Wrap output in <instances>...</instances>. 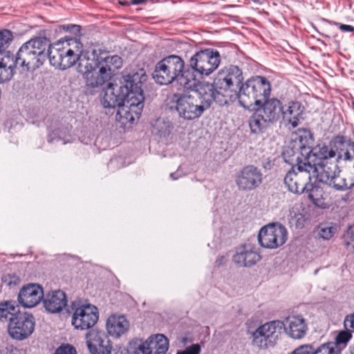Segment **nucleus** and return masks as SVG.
<instances>
[{
    "label": "nucleus",
    "mask_w": 354,
    "mask_h": 354,
    "mask_svg": "<svg viewBox=\"0 0 354 354\" xmlns=\"http://www.w3.org/2000/svg\"><path fill=\"white\" fill-rule=\"evenodd\" d=\"M2 280L9 286L18 285L20 282L19 277L15 274H6L3 277Z\"/></svg>",
    "instance_id": "obj_42"
},
{
    "label": "nucleus",
    "mask_w": 354,
    "mask_h": 354,
    "mask_svg": "<svg viewBox=\"0 0 354 354\" xmlns=\"http://www.w3.org/2000/svg\"><path fill=\"white\" fill-rule=\"evenodd\" d=\"M128 91V86L109 83L103 91L102 104L104 108H115L121 106Z\"/></svg>",
    "instance_id": "obj_22"
},
{
    "label": "nucleus",
    "mask_w": 354,
    "mask_h": 354,
    "mask_svg": "<svg viewBox=\"0 0 354 354\" xmlns=\"http://www.w3.org/2000/svg\"><path fill=\"white\" fill-rule=\"evenodd\" d=\"M315 154L317 157L316 162H319L320 160H335L336 153L330 146H323L319 148V152Z\"/></svg>",
    "instance_id": "obj_34"
},
{
    "label": "nucleus",
    "mask_w": 354,
    "mask_h": 354,
    "mask_svg": "<svg viewBox=\"0 0 354 354\" xmlns=\"http://www.w3.org/2000/svg\"><path fill=\"white\" fill-rule=\"evenodd\" d=\"M184 68L185 62L180 57L169 55L156 64L153 77L161 85H167L176 80L184 88H189L192 85L190 80L183 73Z\"/></svg>",
    "instance_id": "obj_4"
},
{
    "label": "nucleus",
    "mask_w": 354,
    "mask_h": 354,
    "mask_svg": "<svg viewBox=\"0 0 354 354\" xmlns=\"http://www.w3.org/2000/svg\"><path fill=\"white\" fill-rule=\"evenodd\" d=\"M86 343L91 354H111L112 344L102 330L93 329L86 334Z\"/></svg>",
    "instance_id": "obj_19"
},
{
    "label": "nucleus",
    "mask_w": 354,
    "mask_h": 354,
    "mask_svg": "<svg viewBox=\"0 0 354 354\" xmlns=\"http://www.w3.org/2000/svg\"><path fill=\"white\" fill-rule=\"evenodd\" d=\"M128 354H151V350L146 339L141 338H133L127 346Z\"/></svg>",
    "instance_id": "obj_32"
},
{
    "label": "nucleus",
    "mask_w": 354,
    "mask_h": 354,
    "mask_svg": "<svg viewBox=\"0 0 354 354\" xmlns=\"http://www.w3.org/2000/svg\"><path fill=\"white\" fill-rule=\"evenodd\" d=\"M13 38L12 33L8 30H0V55L3 53L8 47Z\"/></svg>",
    "instance_id": "obj_38"
},
{
    "label": "nucleus",
    "mask_w": 354,
    "mask_h": 354,
    "mask_svg": "<svg viewBox=\"0 0 354 354\" xmlns=\"http://www.w3.org/2000/svg\"><path fill=\"white\" fill-rule=\"evenodd\" d=\"M83 44L76 38H67L50 44L48 49L49 62L54 67L65 70L74 66L81 53Z\"/></svg>",
    "instance_id": "obj_3"
},
{
    "label": "nucleus",
    "mask_w": 354,
    "mask_h": 354,
    "mask_svg": "<svg viewBox=\"0 0 354 354\" xmlns=\"http://www.w3.org/2000/svg\"><path fill=\"white\" fill-rule=\"evenodd\" d=\"M72 29H73L75 31L80 32V26H77V25H71L70 26H68L66 27V30L67 31H73Z\"/></svg>",
    "instance_id": "obj_49"
},
{
    "label": "nucleus",
    "mask_w": 354,
    "mask_h": 354,
    "mask_svg": "<svg viewBox=\"0 0 354 354\" xmlns=\"http://www.w3.org/2000/svg\"><path fill=\"white\" fill-rule=\"evenodd\" d=\"M145 1H146V0H131V4H132V5H138V4L143 3Z\"/></svg>",
    "instance_id": "obj_50"
},
{
    "label": "nucleus",
    "mask_w": 354,
    "mask_h": 354,
    "mask_svg": "<svg viewBox=\"0 0 354 354\" xmlns=\"http://www.w3.org/2000/svg\"><path fill=\"white\" fill-rule=\"evenodd\" d=\"M297 149L299 151H294L292 149H287L283 153L285 158L287 155H290V152H292V156H296V163L284 177V183L290 192L300 194L308 189V183L313 180L310 173L312 167L309 161L314 157L308 156L311 152L310 147L299 144Z\"/></svg>",
    "instance_id": "obj_2"
},
{
    "label": "nucleus",
    "mask_w": 354,
    "mask_h": 354,
    "mask_svg": "<svg viewBox=\"0 0 354 354\" xmlns=\"http://www.w3.org/2000/svg\"><path fill=\"white\" fill-rule=\"evenodd\" d=\"M352 159V156L350 153L348 148H346V149L342 151L339 152L335 157L336 162H339L341 160H351Z\"/></svg>",
    "instance_id": "obj_44"
},
{
    "label": "nucleus",
    "mask_w": 354,
    "mask_h": 354,
    "mask_svg": "<svg viewBox=\"0 0 354 354\" xmlns=\"http://www.w3.org/2000/svg\"><path fill=\"white\" fill-rule=\"evenodd\" d=\"M35 318L28 313L17 314L8 325L10 336L16 340H24L28 338L34 331Z\"/></svg>",
    "instance_id": "obj_12"
},
{
    "label": "nucleus",
    "mask_w": 354,
    "mask_h": 354,
    "mask_svg": "<svg viewBox=\"0 0 354 354\" xmlns=\"http://www.w3.org/2000/svg\"><path fill=\"white\" fill-rule=\"evenodd\" d=\"M304 110V107L298 101H289L286 104L283 103L281 119L286 126L295 128L299 124Z\"/></svg>",
    "instance_id": "obj_24"
},
{
    "label": "nucleus",
    "mask_w": 354,
    "mask_h": 354,
    "mask_svg": "<svg viewBox=\"0 0 354 354\" xmlns=\"http://www.w3.org/2000/svg\"><path fill=\"white\" fill-rule=\"evenodd\" d=\"M340 348H337L332 342L322 344L315 350L314 354H340Z\"/></svg>",
    "instance_id": "obj_37"
},
{
    "label": "nucleus",
    "mask_w": 354,
    "mask_h": 354,
    "mask_svg": "<svg viewBox=\"0 0 354 354\" xmlns=\"http://www.w3.org/2000/svg\"><path fill=\"white\" fill-rule=\"evenodd\" d=\"M122 66V59L118 55H107L101 53L98 57V76L93 82L100 86L113 76L115 72Z\"/></svg>",
    "instance_id": "obj_13"
},
{
    "label": "nucleus",
    "mask_w": 354,
    "mask_h": 354,
    "mask_svg": "<svg viewBox=\"0 0 354 354\" xmlns=\"http://www.w3.org/2000/svg\"><path fill=\"white\" fill-rule=\"evenodd\" d=\"M221 64V56L217 50L207 48L196 53L189 59V66L201 76H208Z\"/></svg>",
    "instance_id": "obj_8"
},
{
    "label": "nucleus",
    "mask_w": 354,
    "mask_h": 354,
    "mask_svg": "<svg viewBox=\"0 0 354 354\" xmlns=\"http://www.w3.org/2000/svg\"><path fill=\"white\" fill-rule=\"evenodd\" d=\"M339 28L344 32H353L354 27L351 25L339 24Z\"/></svg>",
    "instance_id": "obj_48"
},
{
    "label": "nucleus",
    "mask_w": 354,
    "mask_h": 354,
    "mask_svg": "<svg viewBox=\"0 0 354 354\" xmlns=\"http://www.w3.org/2000/svg\"><path fill=\"white\" fill-rule=\"evenodd\" d=\"M263 182V174L254 165L244 167L236 178V184L240 190L250 191L258 187Z\"/></svg>",
    "instance_id": "obj_18"
},
{
    "label": "nucleus",
    "mask_w": 354,
    "mask_h": 354,
    "mask_svg": "<svg viewBox=\"0 0 354 354\" xmlns=\"http://www.w3.org/2000/svg\"><path fill=\"white\" fill-rule=\"evenodd\" d=\"M170 177L173 179V180H176L179 178V176L176 174V173H171L170 174Z\"/></svg>",
    "instance_id": "obj_51"
},
{
    "label": "nucleus",
    "mask_w": 354,
    "mask_h": 354,
    "mask_svg": "<svg viewBox=\"0 0 354 354\" xmlns=\"http://www.w3.org/2000/svg\"><path fill=\"white\" fill-rule=\"evenodd\" d=\"M21 313L19 306L15 301H8L0 303V320L1 322H8L9 323L17 314Z\"/></svg>",
    "instance_id": "obj_30"
},
{
    "label": "nucleus",
    "mask_w": 354,
    "mask_h": 354,
    "mask_svg": "<svg viewBox=\"0 0 354 354\" xmlns=\"http://www.w3.org/2000/svg\"><path fill=\"white\" fill-rule=\"evenodd\" d=\"M337 232V227L332 223L320 224L318 227V235L324 240H329Z\"/></svg>",
    "instance_id": "obj_35"
},
{
    "label": "nucleus",
    "mask_w": 354,
    "mask_h": 354,
    "mask_svg": "<svg viewBox=\"0 0 354 354\" xmlns=\"http://www.w3.org/2000/svg\"><path fill=\"white\" fill-rule=\"evenodd\" d=\"M46 39L37 37L32 39L18 50L13 61L15 64L26 71H34L40 67L46 59Z\"/></svg>",
    "instance_id": "obj_6"
},
{
    "label": "nucleus",
    "mask_w": 354,
    "mask_h": 354,
    "mask_svg": "<svg viewBox=\"0 0 354 354\" xmlns=\"http://www.w3.org/2000/svg\"><path fill=\"white\" fill-rule=\"evenodd\" d=\"M98 57L96 50L93 51L92 57L84 54L83 51L77 62L78 71L84 75L86 85L92 88L98 87L92 80L98 76Z\"/></svg>",
    "instance_id": "obj_17"
},
{
    "label": "nucleus",
    "mask_w": 354,
    "mask_h": 354,
    "mask_svg": "<svg viewBox=\"0 0 354 354\" xmlns=\"http://www.w3.org/2000/svg\"><path fill=\"white\" fill-rule=\"evenodd\" d=\"M171 102L178 115L187 120L200 118L205 111L200 99L193 94H174Z\"/></svg>",
    "instance_id": "obj_9"
},
{
    "label": "nucleus",
    "mask_w": 354,
    "mask_h": 354,
    "mask_svg": "<svg viewBox=\"0 0 354 354\" xmlns=\"http://www.w3.org/2000/svg\"><path fill=\"white\" fill-rule=\"evenodd\" d=\"M313 156L314 158L310 160V164L312 169L310 171L312 180L315 182L319 181L323 183H329L331 181V177L335 174H339L340 170L337 165L336 160H320L316 162L317 157L314 153L310 152L308 156Z\"/></svg>",
    "instance_id": "obj_15"
},
{
    "label": "nucleus",
    "mask_w": 354,
    "mask_h": 354,
    "mask_svg": "<svg viewBox=\"0 0 354 354\" xmlns=\"http://www.w3.org/2000/svg\"><path fill=\"white\" fill-rule=\"evenodd\" d=\"M153 131L160 136H166L170 132V124L164 119L158 118L153 124Z\"/></svg>",
    "instance_id": "obj_33"
},
{
    "label": "nucleus",
    "mask_w": 354,
    "mask_h": 354,
    "mask_svg": "<svg viewBox=\"0 0 354 354\" xmlns=\"http://www.w3.org/2000/svg\"><path fill=\"white\" fill-rule=\"evenodd\" d=\"M44 298V291L41 286L30 283L24 286L18 295L19 303L24 307L31 308L36 306Z\"/></svg>",
    "instance_id": "obj_21"
},
{
    "label": "nucleus",
    "mask_w": 354,
    "mask_h": 354,
    "mask_svg": "<svg viewBox=\"0 0 354 354\" xmlns=\"http://www.w3.org/2000/svg\"><path fill=\"white\" fill-rule=\"evenodd\" d=\"M287 236V230L283 225L279 223H270L260 230L258 240L262 247L276 249L286 243Z\"/></svg>",
    "instance_id": "obj_11"
},
{
    "label": "nucleus",
    "mask_w": 354,
    "mask_h": 354,
    "mask_svg": "<svg viewBox=\"0 0 354 354\" xmlns=\"http://www.w3.org/2000/svg\"><path fill=\"white\" fill-rule=\"evenodd\" d=\"M176 354H188V353H187L185 349H184L183 351H178Z\"/></svg>",
    "instance_id": "obj_52"
},
{
    "label": "nucleus",
    "mask_w": 354,
    "mask_h": 354,
    "mask_svg": "<svg viewBox=\"0 0 354 354\" xmlns=\"http://www.w3.org/2000/svg\"><path fill=\"white\" fill-rule=\"evenodd\" d=\"M185 351L188 354H200L201 347L198 344H193L185 348Z\"/></svg>",
    "instance_id": "obj_46"
},
{
    "label": "nucleus",
    "mask_w": 354,
    "mask_h": 354,
    "mask_svg": "<svg viewBox=\"0 0 354 354\" xmlns=\"http://www.w3.org/2000/svg\"><path fill=\"white\" fill-rule=\"evenodd\" d=\"M283 326L282 321L280 320H274L261 325L252 334L253 345L260 348L273 346Z\"/></svg>",
    "instance_id": "obj_10"
},
{
    "label": "nucleus",
    "mask_w": 354,
    "mask_h": 354,
    "mask_svg": "<svg viewBox=\"0 0 354 354\" xmlns=\"http://www.w3.org/2000/svg\"><path fill=\"white\" fill-rule=\"evenodd\" d=\"M147 342L151 354H165L169 349V339L162 334L151 335Z\"/></svg>",
    "instance_id": "obj_29"
},
{
    "label": "nucleus",
    "mask_w": 354,
    "mask_h": 354,
    "mask_svg": "<svg viewBox=\"0 0 354 354\" xmlns=\"http://www.w3.org/2000/svg\"><path fill=\"white\" fill-rule=\"evenodd\" d=\"M242 80L241 70L236 66L231 65L218 73L214 84L223 92L228 101H233L237 97L236 88Z\"/></svg>",
    "instance_id": "obj_7"
},
{
    "label": "nucleus",
    "mask_w": 354,
    "mask_h": 354,
    "mask_svg": "<svg viewBox=\"0 0 354 354\" xmlns=\"http://www.w3.org/2000/svg\"><path fill=\"white\" fill-rule=\"evenodd\" d=\"M344 324L346 328H349L354 332V313L346 317Z\"/></svg>",
    "instance_id": "obj_45"
},
{
    "label": "nucleus",
    "mask_w": 354,
    "mask_h": 354,
    "mask_svg": "<svg viewBox=\"0 0 354 354\" xmlns=\"http://www.w3.org/2000/svg\"><path fill=\"white\" fill-rule=\"evenodd\" d=\"M325 184L334 187L337 190L350 189L347 183V178L341 177L339 174H335V175L331 177V181L326 183Z\"/></svg>",
    "instance_id": "obj_36"
},
{
    "label": "nucleus",
    "mask_w": 354,
    "mask_h": 354,
    "mask_svg": "<svg viewBox=\"0 0 354 354\" xmlns=\"http://www.w3.org/2000/svg\"><path fill=\"white\" fill-rule=\"evenodd\" d=\"M107 333L113 337H120L125 335L130 327L128 319L124 315H113L106 320Z\"/></svg>",
    "instance_id": "obj_25"
},
{
    "label": "nucleus",
    "mask_w": 354,
    "mask_h": 354,
    "mask_svg": "<svg viewBox=\"0 0 354 354\" xmlns=\"http://www.w3.org/2000/svg\"><path fill=\"white\" fill-rule=\"evenodd\" d=\"M270 82L264 77L255 76L241 85L236 98L243 108L254 109L270 96Z\"/></svg>",
    "instance_id": "obj_5"
},
{
    "label": "nucleus",
    "mask_w": 354,
    "mask_h": 354,
    "mask_svg": "<svg viewBox=\"0 0 354 354\" xmlns=\"http://www.w3.org/2000/svg\"><path fill=\"white\" fill-rule=\"evenodd\" d=\"M98 318L97 307L91 304H84L75 308L71 323L75 329L84 330L94 326Z\"/></svg>",
    "instance_id": "obj_14"
},
{
    "label": "nucleus",
    "mask_w": 354,
    "mask_h": 354,
    "mask_svg": "<svg viewBox=\"0 0 354 354\" xmlns=\"http://www.w3.org/2000/svg\"><path fill=\"white\" fill-rule=\"evenodd\" d=\"M270 124V122L260 113L259 109L256 111L249 120L250 128L254 133L263 132Z\"/></svg>",
    "instance_id": "obj_31"
},
{
    "label": "nucleus",
    "mask_w": 354,
    "mask_h": 354,
    "mask_svg": "<svg viewBox=\"0 0 354 354\" xmlns=\"http://www.w3.org/2000/svg\"><path fill=\"white\" fill-rule=\"evenodd\" d=\"M351 337L352 335L349 331L342 330L336 336L335 341L332 342L335 344L337 348H340L341 345L345 346Z\"/></svg>",
    "instance_id": "obj_41"
},
{
    "label": "nucleus",
    "mask_w": 354,
    "mask_h": 354,
    "mask_svg": "<svg viewBox=\"0 0 354 354\" xmlns=\"http://www.w3.org/2000/svg\"><path fill=\"white\" fill-rule=\"evenodd\" d=\"M16 66L17 65L13 61V55L10 52L5 53L0 59V83L11 79Z\"/></svg>",
    "instance_id": "obj_28"
},
{
    "label": "nucleus",
    "mask_w": 354,
    "mask_h": 354,
    "mask_svg": "<svg viewBox=\"0 0 354 354\" xmlns=\"http://www.w3.org/2000/svg\"><path fill=\"white\" fill-rule=\"evenodd\" d=\"M43 299L46 310L52 313L61 312L67 305L66 296L59 290L48 293Z\"/></svg>",
    "instance_id": "obj_26"
},
{
    "label": "nucleus",
    "mask_w": 354,
    "mask_h": 354,
    "mask_svg": "<svg viewBox=\"0 0 354 354\" xmlns=\"http://www.w3.org/2000/svg\"><path fill=\"white\" fill-rule=\"evenodd\" d=\"M186 342V338L183 339V342L185 343Z\"/></svg>",
    "instance_id": "obj_53"
},
{
    "label": "nucleus",
    "mask_w": 354,
    "mask_h": 354,
    "mask_svg": "<svg viewBox=\"0 0 354 354\" xmlns=\"http://www.w3.org/2000/svg\"><path fill=\"white\" fill-rule=\"evenodd\" d=\"M147 79V76L143 70L132 75H128L127 84L124 86H128V91L121 106H119L115 116L116 120L122 124L133 123L135 120L140 118L145 100L141 86Z\"/></svg>",
    "instance_id": "obj_1"
},
{
    "label": "nucleus",
    "mask_w": 354,
    "mask_h": 354,
    "mask_svg": "<svg viewBox=\"0 0 354 354\" xmlns=\"http://www.w3.org/2000/svg\"><path fill=\"white\" fill-rule=\"evenodd\" d=\"M261 259L258 249L251 243H245L237 248L232 257L234 263L239 267L252 266Z\"/></svg>",
    "instance_id": "obj_20"
},
{
    "label": "nucleus",
    "mask_w": 354,
    "mask_h": 354,
    "mask_svg": "<svg viewBox=\"0 0 354 354\" xmlns=\"http://www.w3.org/2000/svg\"><path fill=\"white\" fill-rule=\"evenodd\" d=\"M223 259H224V257H221V260H223Z\"/></svg>",
    "instance_id": "obj_54"
},
{
    "label": "nucleus",
    "mask_w": 354,
    "mask_h": 354,
    "mask_svg": "<svg viewBox=\"0 0 354 354\" xmlns=\"http://www.w3.org/2000/svg\"><path fill=\"white\" fill-rule=\"evenodd\" d=\"M283 328L287 335L292 339L303 338L308 330L306 319L301 315H290L282 321Z\"/></svg>",
    "instance_id": "obj_23"
},
{
    "label": "nucleus",
    "mask_w": 354,
    "mask_h": 354,
    "mask_svg": "<svg viewBox=\"0 0 354 354\" xmlns=\"http://www.w3.org/2000/svg\"><path fill=\"white\" fill-rule=\"evenodd\" d=\"M346 178L349 188L354 187V165Z\"/></svg>",
    "instance_id": "obj_47"
},
{
    "label": "nucleus",
    "mask_w": 354,
    "mask_h": 354,
    "mask_svg": "<svg viewBox=\"0 0 354 354\" xmlns=\"http://www.w3.org/2000/svg\"><path fill=\"white\" fill-rule=\"evenodd\" d=\"M55 354H76V351L73 346L66 345L58 348Z\"/></svg>",
    "instance_id": "obj_43"
},
{
    "label": "nucleus",
    "mask_w": 354,
    "mask_h": 354,
    "mask_svg": "<svg viewBox=\"0 0 354 354\" xmlns=\"http://www.w3.org/2000/svg\"><path fill=\"white\" fill-rule=\"evenodd\" d=\"M305 192L308 193L309 199L316 205H319L322 190L317 187H313L312 184L308 183V189Z\"/></svg>",
    "instance_id": "obj_39"
},
{
    "label": "nucleus",
    "mask_w": 354,
    "mask_h": 354,
    "mask_svg": "<svg viewBox=\"0 0 354 354\" xmlns=\"http://www.w3.org/2000/svg\"><path fill=\"white\" fill-rule=\"evenodd\" d=\"M344 243L349 252H354V224L344 234Z\"/></svg>",
    "instance_id": "obj_40"
},
{
    "label": "nucleus",
    "mask_w": 354,
    "mask_h": 354,
    "mask_svg": "<svg viewBox=\"0 0 354 354\" xmlns=\"http://www.w3.org/2000/svg\"><path fill=\"white\" fill-rule=\"evenodd\" d=\"M192 94L200 99L205 110L207 109L213 102L219 105L226 104L229 102L218 87L216 88L213 84L208 82L200 84Z\"/></svg>",
    "instance_id": "obj_16"
},
{
    "label": "nucleus",
    "mask_w": 354,
    "mask_h": 354,
    "mask_svg": "<svg viewBox=\"0 0 354 354\" xmlns=\"http://www.w3.org/2000/svg\"><path fill=\"white\" fill-rule=\"evenodd\" d=\"M261 108L258 109L268 121L272 124L281 118L283 102L277 98L266 100Z\"/></svg>",
    "instance_id": "obj_27"
}]
</instances>
